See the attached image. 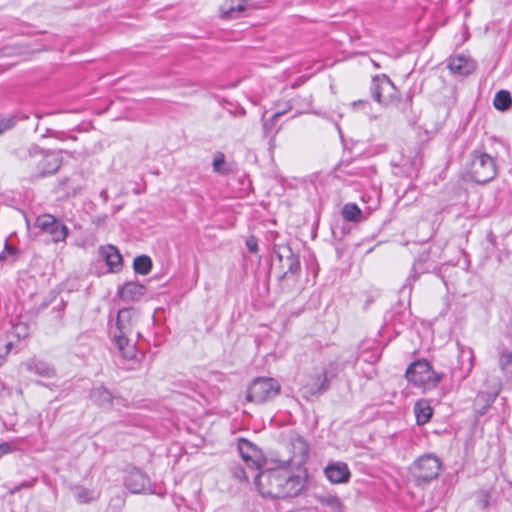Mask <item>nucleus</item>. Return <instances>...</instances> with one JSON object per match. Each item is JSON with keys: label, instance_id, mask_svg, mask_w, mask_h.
<instances>
[{"label": "nucleus", "instance_id": "f257e3e1", "mask_svg": "<svg viewBox=\"0 0 512 512\" xmlns=\"http://www.w3.org/2000/svg\"><path fill=\"white\" fill-rule=\"evenodd\" d=\"M255 484L262 496L278 499L297 496L302 489L299 476L279 468L261 471L255 477Z\"/></svg>", "mask_w": 512, "mask_h": 512}, {"label": "nucleus", "instance_id": "393cba45", "mask_svg": "<svg viewBox=\"0 0 512 512\" xmlns=\"http://www.w3.org/2000/svg\"><path fill=\"white\" fill-rule=\"evenodd\" d=\"M133 268L136 273L146 275L152 269V260L146 255L137 256L133 261Z\"/></svg>", "mask_w": 512, "mask_h": 512}, {"label": "nucleus", "instance_id": "c85d7f7f", "mask_svg": "<svg viewBox=\"0 0 512 512\" xmlns=\"http://www.w3.org/2000/svg\"><path fill=\"white\" fill-rule=\"evenodd\" d=\"M16 258L17 250L6 243L4 250L0 253V261L14 262Z\"/></svg>", "mask_w": 512, "mask_h": 512}, {"label": "nucleus", "instance_id": "1a4fd4ad", "mask_svg": "<svg viewBox=\"0 0 512 512\" xmlns=\"http://www.w3.org/2000/svg\"><path fill=\"white\" fill-rule=\"evenodd\" d=\"M286 448L291 455L287 459H283V463L299 467L307 460L309 448L301 436L296 434L290 435Z\"/></svg>", "mask_w": 512, "mask_h": 512}, {"label": "nucleus", "instance_id": "cd10ccee", "mask_svg": "<svg viewBox=\"0 0 512 512\" xmlns=\"http://www.w3.org/2000/svg\"><path fill=\"white\" fill-rule=\"evenodd\" d=\"M74 495L79 503H89L97 498L93 491L83 487L76 488Z\"/></svg>", "mask_w": 512, "mask_h": 512}, {"label": "nucleus", "instance_id": "dca6fc26", "mask_svg": "<svg viewBox=\"0 0 512 512\" xmlns=\"http://www.w3.org/2000/svg\"><path fill=\"white\" fill-rule=\"evenodd\" d=\"M249 7L250 2L248 0H226L220 8L221 16L224 19H237Z\"/></svg>", "mask_w": 512, "mask_h": 512}, {"label": "nucleus", "instance_id": "0eeeda50", "mask_svg": "<svg viewBox=\"0 0 512 512\" xmlns=\"http://www.w3.org/2000/svg\"><path fill=\"white\" fill-rule=\"evenodd\" d=\"M280 392V385L273 378L260 377L253 380L247 390L246 399L257 404L273 399Z\"/></svg>", "mask_w": 512, "mask_h": 512}, {"label": "nucleus", "instance_id": "20e7f679", "mask_svg": "<svg viewBox=\"0 0 512 512\" xmlns=\"http://www.w3.org/2000/svg\"><path fill=\"white\" fill-rule=\"evenodd\" d=\"M29 165H35V175L43 177L57 172L62 164V158L56 152L44 151L38 146L28 149Z\"/></svg>", "mask_w": 512, "mask_h": 512}, {"label": "nucleus", "instance_id": "9d476101", "mask_svg": "<svg viewBox=\"0 0 512 512\" xmlns=\"http://www.w3.org/2000/svg\"><path fill=\"white\" fill-rule=\"evenodd\" d=\"M371 90L374 99L384 105L392 103L397 97L394 84L385 75L374 77Z\"/></svg>", "mask_w": 512, "mask_h": 512}, {"label": "nucleus", "instance_id": "58836bf2", "mask_svg": "<svg viewBox=\"0 0 512 512\" xmlns=\"http://www.w3.org/2000/svg\"><path fill=\"white\" fill-rule=\"evenodd\" d=\"M498 392L495 391L492 395L489 396V401H493L495 399V397L497 396Z\"/></svg>", "mask_w": 512, "mask_h": 512}, {"label": "nucleus", "instance_id": "f3484780", "mask_svg": "<svg viewBox=\"0 0 512 512\" xmlns=\"http://www.w3.org/2000/svg\"><path fill=\"white\" fill-rule=\"evenodd\" d=\"M325 475L330 482L338 484L349 480L350 471L345 463L337 462L325 468Z\"/></svg>", "mask_w": 512, "mask_h": 512}, {"label": "nucleus", "instance_id": "9b49d317", "mask_svg": "<svg viewBox=\"0 0 512 512\" xmlns=\"http://www.w3.org/2000/svg\"><path fill=\"white\" fill-rule=\"evenodd\" d=\"M274 253L283 271V277L295 275L300 270V261L288 245H275Z\"/></svg>", "mask_w": 512, "mask_h": 512}, {"label": "nucleus", "instance_id": "4c0bfd02", "mask_svg": "<svg viewBox=\"0 0 512 512\" xmlns=\"http://www.w3.org/2000/svg\"><path fill=\"white\" fill-rule=\"evenodd\" d=\"M47 133H48V135H49V136H52V137L58 138V139H60V140H63V139H64L62 136H60V134H61V133H58V132H56V131H53V130H50V129H49V130L47 131Z\"/></svg>", "mask_w": 512, "mask_h": 512}, {"label": "nucleus", "instance_id": "5701e85b", "mask_svg": "<svg viewBox=\"0 0 512 512\" xmlns=\"http://www.w3.org/2000/svg\"><path fill=\"white\" fill-rule=\"evenodd\" d=\"M417 423L426 424L432 416V408L425 402H417L414 407Z\"/></svg>", "mask_w": 512, "mask_h": 512}, {"label": "nucleus", "instance_id": "c756f323", "mask_svg": "<svg viewBox=\"0 0 512 512\" xmlns=\"http://www.w3.org/2000/svg\"><path fill=\"white\" fill-rule=\"evenodd\" d=\"M321 502L327 506H329L331 509H333L335 512H341L342 504L336 496H327L322 498Z\"/></svg>", "mask_w": 512, "mask_h": 512}, {"label": "nucleus", "instance_id": "a211bd4d", "mask_svg": "<svg viewBox=\"0 0 512 512\" xmlns=\"http://www.w3.org/2000/svg\"><path fill=\"white\" fill-rule=\"evenodd\" d=\"M146 292V287L137 282H128L119 290V295L124 301H137Z\"/></svg>", "mask_w": 512, "mask_h": 512}, {"label": "nucleus", "instance_id": "4468645a", "mask_svg": "<svg viewBox=\"0 0 512 512\" xmlns=\"http://www.w3.org/2000/svg\"><path fill=\"white\" fill-rule=\"evenodd\" d=\"M239 453L250 469H257L261 464L259 450L248 440L241 439L238 444Z\"/></svg>", "mask_w": 512, "mask_h": 512}, {"label": "nucleus", "instance_id": "6e6552de", "mask_svg": "<svg viewBox=\"0 0 512 512\" xmlns=\"http://www.w3.org/2000/svg\"><path fill=\"white\" fill-rule=\"evenodd\" d=\"M35 227L51 235L54 242L64 241L69 233L68 227L50 214L38 216Z\"/></svg>", "mask_w": 512, "mask_h": 512}, {"label": "nucleus", "instance_id": "423d86ee", "mask_svg": "<svg viewBox=\"0 0 512 512\" xmlns=\"http://www.w3.org/2000/svg\"><path fill=\"white\" fill-rule=\"evenodd\" d=\"M406 378L410 383L424 390L435 387L440 381V377L426 360L410 364L406 370Z\"/></svg>", "mask_w": 512, "mask_h": 512}, {"label": "nucleus", "instance_id": "473e14b6", "mask_svg": "<svg viewBox=\"0 0 512 512\" xmlns=\"http://www.w3.org/2000/svg\"><path fill=\"white\" fill-rule=\"evenodd\" d=\"M19 440H15L13 442H3L0 444V457L3 455V454H8V453H11V452H14L17 450V445L16 443L18 442Z\"/></svg>", "mask_w": 512, "mask_h": 512}, {"label": "nucleus", "instance_id": "39448f33", "mask_svg": "<svg viewBox=\"0 0 512 512\" xmlns=\"http://www.w3.org/2000/svg\"><path fill=\"white\" fill-rule=\"evenodd\" d=\"M440 470L441 462L432 454L419 457L410 468L412 478L418 486L435 480L439 476Z\"/></svg>", "mask_w": 512, "mask_h": 512}, {"label": "nucleus", "instance_id": "2eb2a0df", "mask_svg": "<svg viewBox=\"0 0 512 512\" xmlns=\"http://www.w3.org/2000/svg\"><path fill=\"white\" fill-rule=\"evenodd\" d=\"M473 361V351L471 349H461L458 356L459 366L453 369L452 375L458 377L460 381L466 379L473 368Z\"/></svg>", "mask_w": 512, "mask_h": 512}, {"label": "nucleus", "instance_id": "412c9836", "mask_svg": "<svg viewBox=\"0 0 512 512\" xmlns=\"http://www.w3.org/2000/svg\"><path fill=\"white\" fill-rule=\"evenodd\" d=\"M448 67L453 74L468 75L474 70V63L465 56H458L449 60Z\"/></svg>", "mask_w": 512, "mask_h": 512}, {"label": "nucleus", "instance_id": "a18cd8bd", "mask_svg": "<svg viewBox=\"0 0 512 512\" xmlns=\"http://www.w3.org/2000/svg\"><path fill=\"white\" fill-rule=\"evenodd\" d=\"M69 138L72 140H76V137H74V136H70Z\"/></svg>", "mask_w": 512, "mask_h": 512}, {"label": "nucleus", "instance_id": "72a5a7b5", "mask_svg": "<svg viewBox=\"0 0 512 512\" xmlns=\"http://www.w3.org/2000/svg\"><path fill=\"white\" fill-rule=\"evenodd\" d=\"M233 476L239 481H244L248 479V475L246 470L241 466H235L232 469Z\"/></svg>", "mask_w": 512, "mask_h": 512}, {"label": "nucleus", "instance_id": "37998d69", "mask_svg": "<svg viewBox=\"0 0 512 512\" xmlns=\"http://www.w3.org/2000/svg\"><path fill=\"white\" fill-rule=\"evenodd\" d=\"M268 124H269L268 122H265V123H264V129H267V128H268Z\"/></svg>", "mask_w": 512, "mask_h": 512}, {"label": "nucleus", "instance_id": "79ce46f5", "mask_svg": "<svg viewBox=\"0 0 512 512\" xmlns=\"http://www.w3.org/2000/svg\"><path fill=\"white\" fill-rule=\"evenodd\" d=\"M11 346H12V344H11V343H7V345H6L7 352L10 350Z\"/></svg>", "mask_w": 512, "mask_h": 512}, {"label": "nucleus", "instance_id": "ea45409f", "mask_svg": "<svg viewBox=\"0 0 512 512\" xmlns=\"http://www.w3.org/2000/svg\"><path fill=\"white\" fill-rule=\"evenodd\" d=\"M488 506V500H487V497L485 496V499H483V507H487Z\"/></svg>", "mask_w": 512, "mask_h": 512}, {"label": "nucleus", "instance_id": "7ed1b4c3", "mask_svg": "<svg viewBox=\"0 0 512 512\" xmlns=\"http://www.w3.org/2000/svg\"><path fill=\"white\" fill-rule=\"evenodd\" d=\"M468 173L471 179L479 184H485L493 180L497 174L495 159L481 151H474L471 154Z\"/></svg>", "mask_w": 512, "mask_h": 512}, {"label": "nucleus", "instance_id": "6ab92c4d", "mask_svg": "<svg viewBox=\"0 0 512 512\" xmlns=\"http://www.w3.org/2000/svg\"><path fill=\"white\" fill-rule=\"evenodd\" d=\"M99 252L112 271H117L121 268L122 256L115 246L108 245L105 247H101L99 249Z\"/></svg>", "mask_w": 512, "mask_h": 512}, {"label": "nucleus", "instance_id": "ddd939ff", "mask_svg": "<svg viewBox=\"0 0 512 512\" xmlns=\"http://www.w3.org/2000/svg\"><path fill=\"white\" fill-rule=\"evenodd\" d=\"M125 486L132 493H143L150 490V481L142 471L133 469L125 478Z\"/></svg>", "mask_w": 512, "mask_h": 512}, {"label": "nucleus", "instance_id": "4be33fe9", "mask_svg": "<svg viewBox=\"0 0 512 512\" xmlns=\"http://www.w3.org/2000/svg\"><path fill=\"white\" fill-rule=\"evenodd\" d=\"M27 370L41 377L51 378L55 375V370L46 362L32 359L26 363Z\"/></svg>", "mask_w": 512, "mask_h": 512}, {"label": "nucleus", "instance_id": "b1692460", "mask_svg": "<svg viewBox=\"0 0 512 512\" xmlns=\"http://www.w3.org/2000/svg\"><path fill=\"white\" fill-rule=\"evenodd\" d=\"M494 107L499 111H505L512 105V98L508 91L500 90L495 94L493 100Z\"/></svg>", "mask_w": 512, "mask_h": 512}, {"label": "nucleus", "instance_id": "7c9ffc66", "mask_svg": "<svg viewBox=\"0 0 512 512\" xmlns=\"http://www.w3.org/2000/svg\"><path fill=\"white\" fill-rule=\"evenodd\" d=\"M225 163V156L223 153L221 152H218L215 157H214V160H213V169L214 171L218 172V173H226L225 170L222 169V166L224 165Z\"/></svg>", "mask_w": 512, "mask_h": 512}, {"label": "nucleus", "instance_id": "e433bc0d", "mask_svg": "<svg viewBox=\"0 0 512 512\" xmlns=\"http://www.w3.org/2000/svg\"><path fill=\"white\" fill-rule=\"evenodd\" d=\"M286 111H279V112H276L275 114H273V116L270 118L269 122H270V125H274L277 121V119L282 116Z\"/></svg>", "mask_w": 512, "mask_h": 512}, {"label": "nucleus", "instance_id": "f8f14e48", "mask_svg": "<svg viewBox=\"0 0 512 512\" xmlns=\"http://www.w3.org/2000/svg\"><path fill=\"white\" fill-rule=\"evenodd\" d=\"M329 389V380L327 377V371L324 368H321L307 378L306 383L304 384L303 396L307 399L313 396H318L323 394Z\"/></svg>", "mask_w": 512, "mask_h": 512}, {"label": "nucleus", "instance_id": "f03ea898", "mask_svg": "<svg viewBox=\"0 0 512 512\" xmlns=\"http://www.w3.org/2000/svg\"><path fill=\"white\" fill-rule=\"evenodd\" d=\"M137 321L136 312L130 308L119 310L116 320V331L113 334L114 341L124 358L132 359L135 356L132 337L138 338L140 333L135 331Z\"/></svg>", "mask_w": 512, "mask_h": 512}, {"label": "nucleus", "instance_id": "2f4dec72", "mask_svg": "<svg viewBox=\"0 0 512 512\" xmlns=\"http://www.w3.org/2000/svg\"><path fill=\"white\" fill-rule=\"evenodd\" d=\"M16 125V119L14 117H9L0 120V135L5 131L12 129Z\"/></svg>", "mask_w": 512, "mask_h": 512}, {"label": "nucleus", "instance_id": "a878e982", "mask_svg": "<svg viewBox=\"0 0 512 512\" xmlns=\"http://www.w3.org/2000/svg\"><path fill=\"white\" fill-rule=\"evenodd\" d=\"M361 214L360 208L354 203H348L342 209V216L346 221H359Z\"/></svg>", "mask_w": 512, "mask_h": 512}, {"label": "nucleus", "instance_id": "c9c22d12", "mask_svg": "<svg viewBox=\"0 0 512 512\" xmlns=\"http://www.w3.org/2000/svg\"><path fill=\"white\" fill-rule=\"evenodd\" d=\"M16 330V334L18 337H26L27 335V329H26V326L23 325V324H18L15 328Z\"/></svg>", "mask_w": 512, "mask_h": 512}, {"label": "nucleus", "instance_id": "c03bdc74", "mask_svg": "<svg viewBox=\"0 0 512 512\" xmlns=\"http://www.w3.org/2000/svg\"><path fill=\"white\" fill-rule=\"evenodd\" d=\"M101 195L106 197V191H102Z\"/></svg>", "mask_w": 512, "mask_h": 512}, {"label": "nucleus", "instance_id": "aec40b11", "mask_svg": "<svg viewBox=\"0 0 512 512\" xmlns=\"http://www.w3.org/2000/svg\"><path fill=\"white\" fill-rule=\"evenodd\" d=\"M90 398L96 405L104 408L110 407L114 400H119L117 397L114 398L111 392L103 386L93 388Z\"/></svg>", "mask_w": 512, "mask_h": 512}, {"label": "nucleus", "instance_id": "f704fd0d", "mask_svg": "<svg viewBox=\"0 0 512 512\" xmlns=\"http://www.w3.org/2000/svg\"><path fill=\"white\" fill-rule=\"evenodd\" d=\"M246 246L251 253H256L258 251L257 240L254 237H250L246 240Z\"/></svg>", "mask_w": 512, "mask_h": 512}, {"label": "nucleus", "instance_id": "bb28decb", "mask_svg": "<svg viewBox=\"0 0 512 512\" xmlns=\"http://www.w3.org/2000/svg\"><path fill=\"white\" fill-rule=\"evenodd\" d=\"M501 370L512 379V352L502 353L499 359Z\"/></svg>", "mask_w": 512, "mask_h": 512}, {"label": "nucleus", "instance_id": "a19ab883", "mask_svg": "<svg viewBox=\"0 0 512 512\" xmlns=\"http://www.w3.org/2000/svg\"><path fill=\"white\" fill-rule=\"evenodd\" d=\"M484 397V394L480 393L478 394L477 398H476V401H479L480 399H482Z\"/></svg>", "mask_w": 512, "mask_h": 512}]
</instances>
